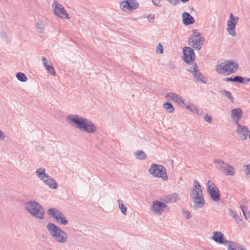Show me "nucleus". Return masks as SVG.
Wrapping results in <instances>:
<instances>
[{
  "instance_id": "a211bd4d",
  "label": "nucleus",
  "mask_w": 250,
  "mask_h": 250,
  "mask_svg": "<svg viewBox=\"0 0 250 250\" xmlns=\"http://www.w3.org/2000/svg\"><path fill=\"white\" fill-rule=\"evenodd\" d=\"M243 115V111L240 108H236L231 110V118L235 122L236 124L238 123Z\"/></svg>"
},
{
  "instance_id": "ea45409f",
  "label": "nucleus",
  "mask_w": 250,
  "mask_h": 250,
  "mask_svg": "<svg viewBox=\"0 0 250 250\" xmlns=\"http://www.w3.org/2000/svg\"><path fill=\"white\" fill-rule=\"evenodd\" d=\"M235 80V82H238L239 83L244 84L245 78L239 76H236Z\"/></svg>"
},
{
  "instance_id": "4468645a",
  "label": "nucleus",
  "mask_w": 250,
  "mask_h": 250,
  "mask_svg": "<svg viewBox=\"0 0 250 250\" xmlns=\"http://www.w3.org/2000/svg\"><path fill=\"white\" fill-rule=\"evenodd\" d=\"M168 209V207L164 203L158 200L154 201L152 202L151 210L157 214L161 215L165 208Z\"/></svg>"
},
{
  "instance_id": "de8ad7c7",
  "label": "nucleus",
  "mask_w": 250,
  "mask_h": 250,
  "mask_svg": "<svg viewBox=\"0 0 250 250\" xmlns=\"http://www.w3.org/2000/svg\"><path fill=\"white\" fill-rule=\"evenodd\" d=\"M6 136L4 132H3L1 130H0V140H2L4 139Z\"/></svg>"
},
{
  "instance_id": "37998d69",
  "label": "nucleus",
  "mask_w": 250,
  "mask_h": 250,
  "mask_svg": "<svg viewBox=\"0 0 250 250\" xmlns=\"http://www.w3.org/2000/svg\"><path fill=\"white\" fill-rule=\"evenodd\" d=\"M152 1L154 5H156L158 7L161 6L160 4L161 0H152Z\"/></svg>"
},
{
  "instance_id": "c9c22d12",
  "label": "nucleus",
  "mask_w": 250,
  "mask_h": 250,
  "mask_svg": "<svg viewBox=\"0 0 250 250\" xmlns=\"http://www.w3.org/2000/svg\"><path fill=\"white\" fill-rule=\"evenodd\" d=\"M198 190H202L201 185L199 183L197 180H194L193 184V188L192 191H198Z\"/></svg>"
},
{
  "instance_id": "9b49d317",
  "label": "nucleus",
  "mask_w": 250,
  "mask_h": 250,
  "mask_svg": "<svg viewBox=\"0 0 250 250\" xmlns=\"http://www.w3.org/2000/svg\"><path fill=\"white\" fill-rule=\"evenodd\" d=\"M183 60L187 64H191L195 59L194 51L192 48L190 47L186 46L183 48Z\"/></svg>"
},
{
  "instance_id": "ddd939ff",
  "label": "nucleus",
  "mask_w": 250,
  "mask_h": 250,
  "mask_svg": "<svg viewBox=\"0 0 250 250\" xmlns=\"http://www.w3.org/2000/svg\"><path fill=\"white\" fill-rule=\"evenodd\" d=\"M120 6L123 11L133 10L139 7V3L136 0H126L120 3Z\"/></svg>"
},
{
  "instance_id": "f03ea898",
  "label": "nucleus",
  "mask_w": 250,
  "mask_h": 250,
  "mask_svg": "<svg viewBox=\"0 0 250 250\" xmlns=\"http://www.w3.org/2000/svg\"><path fill=\"white\" fill-rule=\"evenodd\" d=\"M46 228L54 241L60 243L66 242L68 238L67 233L58 226L49 222L47 224Z\"/></svg>"
},
{
  "instance_id": "cd10ccee",
  "label": "nucleus",
  "mask_w": 250,
  "mask_h": 250,
  "mask_svg": "<svg viewBox=\"0 0 250 250\" xmlns=\"http://www.w3.org/2000/svg\"><path fill=\"white\" fill-rule=\"evenodd\" d=\"M164 108L169 113H172L174 111V108L172 104L168 102L165 103L163 104Z\"/></svg>"
},
{
  "instance_id": "f8f14e48",
  "label": "nucleus",
  "mask_w": 250,
  "mask_h": 250,
  "mask_svg": "<svg viewBox=\"0 0 250 250\" xmlns=\"http://www.w3.org/2000/svg\"><path fill=\"white\" fill-rule=\"evenodd\" d=\"M54 6V13L57 16L62 19L68 18L67 11L57 0H54L53 6Z\"/></svg>"
},
{
  "instance_id": "3c124183",
  "label": "nucleus",
  "mask_w": 250,
  "mask_h": 250,
  "mask_svg": "<svg viewBox=\"0 0 250 250\" xmlns=\"http://www.w3.org/2000/svg\"><path fill=\"white\" fill-rule=\"evenodd\" d=\"M194 63H194L193 64L192 67H190L188 69H187V71H188L189 72H190V73H191V72L190 71L191 70L192 71L194 70Z\"/></svg>"
},
{
  "instance_id": "b1692460",
  "label": "nucleus",
  "mask_w": 250,
  "mask_h": 250,
  "mask_svg": "<svg viewBox=\"0 0 250 250\" xmlns=\"http://www.w3.org/2000/svg\"><path fill=\"white\" fill-rule=\"evenodd\" d=\"M239 20V18L235 17L232 13H231L229 15V20L227 22V25L229 26L236 27L237 23Z\"/></svg>"
},
{
  "instance_id": "2f4dec72",
  "label": "nucleus",
  "mask_w": 250,
  "mask_h": 250,
  "mask_svg": "<svg viewBox=\"0 0 250 250\" xmlns=\"http://www.w3.org/2000/svg\"><path fill=\"white\" fill-rule=\"evenodd\" d=\"M46 70L51 75L55 76L56 75V72L55 69L52 66V65H48L47 64L46 65L44 66Z\"/></svg>"
},
{
  "instance_id": "aec40b11",
  "label": "nucleus",
  "mask_w": 250,
  "mask_h": 250,
  "mask_svg": "<svg viewBox=\"0 0 250 250\" xmlns=\"http://www.w3.org/2000/svg\"><path fill=\"white\" fill-rule=\"evenodd\" d=\"M212 239L219 244H224L227 246L226 240H224V234L220 231H215L213 232Z\"/></svg>"
},
{
  "instance_id": "5701e85b",
  "label": "nucleus",
  "mask_w": 250,
  "mask_h": 250,
  "mask_svg": "<svg viewBox=\"0 0 250 250\" xmlns=\"http://www.w3.org/2000/svg\"><path fill=\"white\" fill-rule=\"evenodd\" d=\"M180 200V196L177 193L168 194L166 197V202H177Z\"/></svg>"
},
{
  "instance_id": "a878e982",
  "label": "nucleus",
  "mask_w": 250,
  "mask_h": 250,
  "mask_svg": "<svg viewBox=\"0 0 250 250\" xmlns=\"http://www.w3.org/2000/svg\"><path fill=\"white\" fill-rule=\"evenodd\" d=\"M183 106L185 107L186 109L189 110L194 113L198 114V109L196 106L193 104L189 103L188 105H186L185 104V105H182Z\"/></svg>"
},
{
  "instance_id": "7ed1b4c3",
  "label": "nucleus",
  "mask_w": 250,
  "mask_h": 250,
  "mask_svg": "<svg viewBox=\"0 0 250 250\" xmlns=\"http://www.w3.org/2000/svg\"><path fill=\"white\" fill-rule=\"evenodd\" d=\"M25 209L33 217L39 219L43 218L45 210L43 207L35 201H29L24 203Z\"/></svg>"
},
{
  "instance_id": "412c9836",
  "label": "nucleus",
  "mask_w": 250,
  "mask_h": 250,
  "mask_svg": "<svg viewBox=\"0 0 250 250\" xmlns=\"http://www.w3.org/2000/svg\"><path fill=\"white\" fill-rule=\"evenodd\" d=\"M194 204V208H201L205 205V200L203 196H195L191 198Z\"/></svg>"
},
{
  "instance_id": "a18cd8bd",
  "label": "nucleus",
  "mask_w": 250,
  "mask_h": 250,
  "mask_svg": "<svg viewBox=\"0 0 250 250\" xmlns=\"http://www.w3.org/2000/svg\"><path fill=\"white\" fill-rule=\"evenodd\" d=\"M205 120L208 122V123H210L211 122V120H212V119L211 118L210 116H209V115H208V114H207L206 116H205Z\"/></svg>"
},
{
  "instance_id": "6e6552de",
  "label": "nucleus",
  "mask_w": 250,
  "mask_h": 250,
  "mask_svg": "<svg viewBox=\"0 0 250 250\" xmlns=\"http://www.w3.org/2000/svg\"><path fill=\"white\" fill-rule=\"evenodd\" d=\"M205 41V39L201 36L200 33L196 30H193V35L188 39V44L196 50H200Z\"/></svg>"
},
{
  "instance_id": "bb28decb",
  "label": "nucleus",
  "mask_w": 250,
  "mask_h": 250,
  "mask_svg": "<svg viewBox=\"0 0 250 250\" xmlns=\"http://www.w3.org/2000/svg\"><path fill=\"white\" fill-rule=\"evenodd\" d=\"M45 24L42 21H38L36 23V29L38 32L42 33L44 32Z\"/></svg>"
},
{
  "instance_id": "864d4df0",
  "label": "nucleus",
  "mask_w": 250,
  "mask_h": 250,
  "mask_svg": "<svg viewBox=\"0 0 250 250\" xmlns=\"http://www.w3.org/2000/svg\"><path fill=\"white\" fill-rule=\"evenodd\" d=\"M182 2L185 3L188 1L189 0H180Z\"/></svg>"
},
{
  "instance_id": "20e7f679",
  "label": "nucleus",
  "mask_w": 250,
  "mask_h": 250,
  "mask_svg": "<svg viewBox=\"0 0 250 250\" xmlns=\"http://www.w3.org/2000/svg\"><path fill=\"white\" fill-rule=\"evenodd\" d=\"M239 64L232 60L225 61L216 66V71L219 74L230 75L238 69Z\"/></svg>"
},
{
  "instance_id": "7c9ffc66",
  "label": "nucleus",
  "mask_w": 250,
  "mask_h": 250,
  "mask_svg": "<svg viewBox=\"0 0 250 250\" xmlns=\"http://www.w3.org/2000/svg\"><path fill=\"white\" fill-rule=\"evenodd\" d=\"M118 202L119 203V208L121 210V212L123 214L125 215L126 214L127 210L126 207L124 205L122 200L119 199L118 200Z\"/></svg>"
},
{
  "instance_id": "393cba45",
  "label": "nucleus",
  "mask_w": 250,
  "mask_h": 250,
  "mask_svg": "<svg viewBox=\"0 0 250 250\" xmlns=\"http://www.w3.org/2000/svg\"><path fill=\"white\" fill-rule=\"evenodd\" d=\"M220 93L223 96H224L226 97L228 99H229L232 103H233L234 98L232 96L231 92H230L229 91H227L226 90H222L220 91Z\"/></svg>"
},
{
  "instance_id": "423d86ee",
  "label": "nucleus",
  "mask_w": 250,
  "mask_h": 250,
  "mask_svg": "<svg viewBox=\"0 0 250 250\" xmlns=\"http://www.w3.org/2000/svg\"><path fill=\"white\" fill-rule=\"evenodd\" d=\"M215 167L219 171L223 172L227 175L233 176L235 174V169L220 159L214 160L213 161Z\"/></svg>"
},
{
  "instance_id": "4be33fe9",
  "label": "nucleus",
  "mask_w": 250,
  "mask_h": 250,
  "mask_svg": "<svg viewBox=\"0 0 250 250\" xmlns=\"http://www.w3.org/2000/svg\"><path fill=\"white\" fill-rule=\"evenodd\" d=\"M183 22L186 25L193 24L194 22V18L188 12H185L182 14Z\"/></svg>"
},
{
  "instance_id": "09e8293b",
  "label": "nucleus",
  "mask_w": 250,
  "mask_h": 250,
  "mask_svg": "<svg viewBox=\"0 0 250 250\" xmlns=\"http://www.w3.org/2000/svg\"><path fill=\"white\" fill-rule=\"evenodd\" d=\"M168 68L171 69H174L175 68L174 64L172 62L169 63L168 64Z\"/></svg>"
},
{
  "instance_id": "f3484780",
  "label": "nucleus",
  "mask_w": 250,
  "mask_h": 250,
  "mask_svg": "<svg viewBox=\"0 0 250 250\" xmlns=\"http://www.w3.org/2000/svg\"><path fill=\"white\" fill-rule=\"evenodd\" d=\"M226 243L228 250H247L244 245L237 242L226 240Z\"/></svg>"
},
{
  "instance_id": "a19ab883",
  "label": "nucleus",
  "mask_w": 250,
  "mask_h": 250,
  "mask_svg": "<svg viewBox=\"0 0 250 250\" xmlns=\"http://www.w3.org/2000/svg\"><path fill=\"white\" fill-rule=\"evenodd\" d=\"M236 76L234 78L231 77H229L227 78H225L223 80V81H227V82H236Z\"/></svg>"
},
{
  "instance_id": "e433bc0d",
  "label": "nucleus",
  "mask_w": 250,
  "mask_h": 250,
  "mask_svg": "<svg viewBox=\"0 0 250 250\" xmlns=\"http://www.w3.org/2000/svg\"><path fill=\"white\" fill-rule=\"evenodd\" d=\"M203 196L202 190H198V191H191L190 193V197L195 196Z\"/></svg>"
},
{
  "instance_id": "9d476101",
  "label": "nucleus",
  "mask_w": 250,
  "mask_h": 250,
  "mask_svg": "<svg viewBox=\"0 0 250 250\" xmlns=\"http://www.w3.org/2000/svg\"><path fill=\"white\" fill-rule=\"evenodd\" d=\"M207 190L211 199L214 202H218L220 199V194L219 189L214 183L208 180L207 183Z\"/></svg>"
},
{
  "instance_id": "473e14b6",
  "label": "nucleus",
  "mask_w": 250,
  "mask_h": 250,
  "mask_svg": "<svg viewBox=\"0 0 250 250\" xmlns=\"http://www.w3.org/2000/svg\"><path fill=\"white\" fill-rule=\"evenodd\" d=\"M240 208L242 211L243 214L246 219H248L250 217V212H246V210L247 208L246 206H244L243 205L240 206Z\"/></svg>"
},
{
  "instance_id": "603ef678",
  "label": "nucleus",
  "mask_w": 250,
  "mask_h": 250,
  "mask_svg": "<svg viewBox=\"0 0 250 250\" xmlns=\"http://www.w3.org/2000/svg\"><path fill=\"white\" fill-rule=\"evenodd\" d=\"M249 82H250V78H245L244 84H247Z\"/></svg>"
},
{
  "instance_id": "2eb2a0df",
  "label": "nucleus",
  "mask_w": 250,
  "mask_h": 250,
  "mask_svg": "<svg viewBox=\"0 0 250 250\" xmlns=\"http://www.w3.org/2000/svg\"><path fill=\"white\" fill-rule=\"evenodd\" d=\"M194 70L190 71L191 72V74L194 76V78L197 82L202 83H206L207 80L205 77L203 76L200 72L198 67L196 63H194Z\"/></svg>"
},
{
  "instance_id": "4c0bfd02",
  "label": "nucleus",
  "mask_w": 250,
  "mask_h": 250,
  "mask_svg": "<svg viewBox=\"0 0 250 250\" xmlns=\"http://www.w3.org/2000/svg\"><path fill=\"white\" fill-rule=\"evenodd\" d=\"M164 52L163 46L161 43H159L157 46L156 52L162 54Z\"/></svg>"
},
{
  "instance_id": "58836bf2",
  "label": "nucleus",
  "mask_w": 250,
  "mask_h": 250,
  "mask_svg": "<svg viewBox=\"0 0 250 250\" xmlns=\"http://www.w3.org/2000/svg\"><path fill=\"white\" fill-rule=\"evenodd\" d=\"M183 215L188 219H190L191 217V215L190 212L188 210H183Z\"/></svg>"
},
{
  "instance_id": "72a5a7b5",
  "label": "nucleus",
  "mask_w": 250,
  "mask_h": 250,
  "mask_svg": "<svg viewBox=\"0 0 250 250\" xmlns=\"http://www.w3.org/2000/svg\"><path fill=\"white\" fill-rule=\"evenodd\" d=\"M230 212L231 215L235 219L237 224H239L240 222L242 221V219L240 218L236 213L233 212L232 210L230 209Z\"/></svg>"
},
{
  "instance_id": "1a4fd4ad",
  "label": "nucleus",
  "mask_w": 250,
  "mask_h": 250,
  "mask_svg": "<svg viewBox=\"0 0 250 250\" xmlns=\"http://www.w3.org/2000/svg\"><path fill=\"white\" fill-rule=\"evenodd\" d=\"M47 213L55 218L56 221L61 224L66 225L68 223V220L66 219L64 215L58 209L55 208H49Z\"/></svg>"
},
{
  "instance_id": "c85d7f7f",
  "label": "nucleus",
  "mask_w": 250,
  "mask_h": 250,
  "mask_svg": "<svg viewBox=\"0 0 250 250\" xmlns=\"http://www.w3.org/2000/svg\"><path fill=\"white\" fill-rule=\"evenodd\" d=\"M136 158L139 160H145L146 158V155L142 150H138L135 152Z\"/></svg>"
},
{
  "instance_id": "c756f323",
  "label": "nucleus",
  "mask_w": 250,
  "mask_h": 250,
  "mask_svg": "<svg viewBox=\"0 0 250 250\" xmlns=\"http://www.w3.org/2000/svg\"><path fill=\"white\" fill-rule=\"evenodd\" d=\"M17 79L22 82H25L27 80V76L22 72H18L16 74Z\"/></svg>"
},
{
  "instance_id": "79ce46f5",
  "label": "nucleus",
  "mask_w": 250,
  "mask_h": 250,
  "mask_svg": "<svg viewBox=\"0 0 250 250\" xmlns=\"http://www.w3.org/2000/svg\"><path fill=\"white\" fill-rule=\"evenodd\" d=\"M0 36H1V38L5 41H6V42H8V39H7V35H6V34L5 32H2L1 33H0Z\"/></svg>"
},
{
  "instance_id": "f257e3e1",
  "label": "nucleus",
  "mask_w": 250,
  "mask_h": 250,
  "mask_svg": "<svg viewBox=\"0 0 250 250\" xmlns=\"http://www.w3.org/2000/svg\"><path fill=\"white\" fill-rule=\"evenodd\" d=\"M67 122L71 125L88 133H94L97 127L94 124L87 118L77 114H69L66 117Z\"/></svg>"
},
{
  "instance_id": "c03bdc74",
  "label": "nucleus",
  "mask_w": 250,
  "mask_h": 250,
  "mask_svg": "<svg viewBox=\"0 0 250 250\" xmlns=\"http://www.w3.org/2000/svg\"><path fill=\"white\" fill-rule=\"evenodd\" d=\"M148 19L150 22L153 23L155 19L154 15L152 14L149 15L148 16Z\"/></svg>"
},
{
  "instance_id": "6ab92c4d",
  "label": "nucleus",
  "mask_w": 250,
  "mask_h": 250,
  "mask_svg": "<svg viewBox=\"0 0 250 250\" xmlns=\"http://www.w3.org/2000/svg\"><path fill=\"white\" fill-rule=\"evenodd\" d=\"M166 98L168 100H172L180 105H185L184 100H183L180 96L175 93L170 92L167 93L166 95Z\"/></svg>"
},
{
  "instance_id": "f704fd0d",
  "label": "nucleus",
  "mask_w": 250,
  "mask_h": 250,
  "mask_svg": "<svg viewBox=\"0 0 250 250\" xmlns=\"http://www.w3.org/2000/svg\"><path fill=\"white\" fill-rule=\"evenodd\" d=\"M235 27L233 26L231 27L228 26L227 27V31L228 32L229 34L231 35L232 37H235L236 35V32L235 31Z\"/></svg>"
},
{
  "instance_id": "0eeeda50",
  "label": "nucleus",
  "mask_w": 250,
  "mask_h": 250,
  "mask_svg": "<svg viewBox=\"0 0 250 250\" xmlns=\"http://www.w3.org/2000/svg\"><path fill=\"white\" fill-rule=\"evenodd\" d=\"M148 171L154 177H160L164 180H167L166 169L164 166L161 165L152 164Z\"/></svg>"
},
{
  "instance_id": "dca6fc26",
  "label": "nucleus",
  "mask_w": 250,
  "mask_h": 250,
  "mask_svg": "<svg viewBox=\"0 0 250 250\" xmlns=\"http://www.w3.org/2000/svg\"><path fill=\"white\" fill-rule=\"evenodd\" d=\"M237 126L236 133L239 137L242 140H246L249 132L248 127L246 126H242L240 124H237Z\"/></svg>"
},
{
  "instance_id": "49530a36",
  "label": "nucleus",
  "mask_w": 250,
  "mask_h": 250,
  "mask_svg": "<svg viewBox=\"0 0 250 250\" xmlns=\"http://www.w3.org/2000/svg\"><path fill=\"white\" fill-rule=\"evenodd\" d=\"M245 172L247 174H250V165H247L245 166Z\"/></svg>"
},
{
  "instance_id": "8fccbe9b",
  "label": "nucleus",
  "mask_w": 250,
  "mask_h": 250,
  "mask_svg": "<svg viewBox=\"0 0 250 250\" xmlns=\"http://www.w3.org/2000/svg\"><path fill=\"white\" fill-rule=\"evenodd\" d=\"M42 61L43 66H44L47 64V59L45 57H43L42 59Z\"/></svg>"
},
{
  "instance_id": "39448f33",
  "label": "nucleus",
  "mask_w": 250,
  "mask_h": 250,
  "mask_svg": "<svg viewBox=\"0 0 250 250\" xmlns=\"http://www.w3.org/2000/svg\"><path fill=\"white\" fill-rule=\"evenodd\" d=\"M36 173L38 177L48 186L51 189H57L58 185L56 181L45 173L44 168H39L36 170Z\"/></svg>"
}]
</instances>
